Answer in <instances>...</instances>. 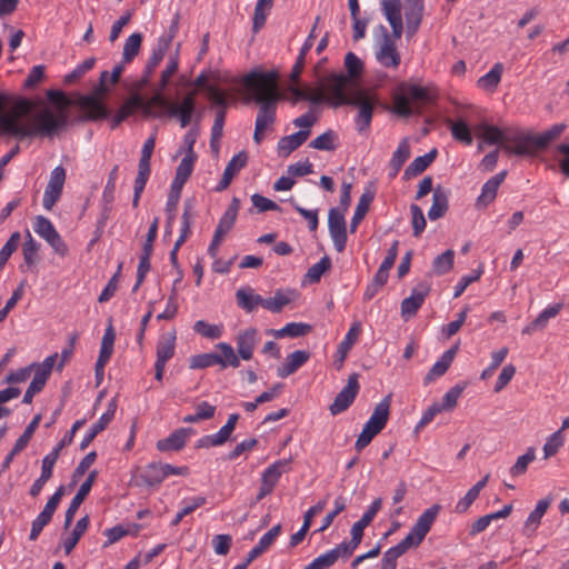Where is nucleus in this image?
<instances>
[{
  "instance_id": "nucleus-1",
  "label": "nucleus",
  "mask_w": 569,
  "mask_h": 569,
  "mask_svg": "<svg viewBox=\"0 0 569 569\" xmlns=\"http://www.w3.org/2000/svg\"><path fill=\"white\" fill-rule=\"evenodd\" d=\"M8 102L9 96L0 92V136L11 137L19 141L34 137L53 138L68 126V114L63 110L54 113L44 108L36 114L33 122L30 123L23 120L32 109L30 100L20 98L8 112H4Z\"/></svg>"
},
{
  "instance_id": "nucleus-2",
  "label": "nucleus",
  "mask_w": 569,
  "mask_h": 569,
  "mask_svg": "<svg viewBox=\"0 0 569 569\" xmlns=\"http://www.w3.org/2000/svg\"><path fill=\"white\" fill-rule=\"evenodd\" d=\"M279 73L276 70L251 71L243 78V86L249 99L259 104L256 118L253 140L260 143L264 130L276 121L277 104L281 99L279 92Z\"/></svg>"
},
{
  "instance_id": "nucleus-3",
  "label": "nucleus",
  "mask_w": 569,
  "mask_h": 569,
  "mask_svg": "<svg viewBox=\"0 0 569 569\" xmlns=\"http://www.w3.org/2000/svg\"><path fill=\"white\" fill-rule=\"evenodd\" d=\"M431 96L427 88L410 82H401L392 93V112L402 118L420 113L418 106L411 103L429 102Z\"/></svg>"
},
{
  "instance_id": "nucleus-4",
  "label": "nucleus",
  "mask_w": 569,
  "mask_h": 569,
  "mask_svg": "<svg viewBox=\"0 0 569 569\" xmlns=\"http://www.w3.org/2000/svg\"><path fill=\"white\" fill-rule=\"evenodd\" d=\"M161 91L160 89L148 101L144 100L146 108H142V112L146 116H151L152 107L166 109L169 117L178 118L180 126L186 128L191 122L196 110V92H190L184 96L182 101L178 104L169 102Z\"/></svg>"
},
{
  "instance_id": "nucleus-5",
  "label": "nucleus",
  "mask_w": 569,
  "mask_h": 569,
  "mask_svg": "<svg viewBox=\"0 0 569 569\" xmlns=\"http://www.w3.org/2000/svg\"><path fill=\"white\" fill-rule=\"evenodd\" d=\"M348 82L349 78L343 73H331L326 77L318 89L323 92V102L333 108L346 106L351 98L346 92Z\"/></svg>"
},
{
  "instance_id": "nucleus-6",
  "label": "nucleus",
  "mask_w": 569,
  "mask_h": 569,
  "mask_svg": "<svg viewBox=\"0 0 569 569\" xmlns=\"http://www.w3.org/2000/svg\"><path fill=\"white\" fill-rule=\"evenodd\" d=\"M110 89L106 83H98L90 94L80 96L78 106L86 112V119L91 121L107 119L110 110L102 102V98L108 94Z\"/></svg>"
},
{
  "instance_id": "nucleus-7",
  "label": "nucleus",
  "mask_w": 569,
  "mask_h": 569,
  "mask_svg": "<svg viewBox=\"0 0 569 569\" xmlns=\"http://www.w3.org/2000/svg\"><path fill=\"white\" fill-rule=\"evenodd\" d=\"M377 99L369 96L366 91H358L351 96L349 102L346 106H355L358 108V113L355 117V127L359 133L368 131L372 117Z\"/></svg>"
},
{
  "instance_id": "nucleus-8",
  "label": "nucleus",
  "mask_w": 569,
  "mask_h": 569,
  "mask_svg": "<svg viewBox=\"0 0 569 569\" xmlns=\"http://www.w3.org/2000/svg\"><path fill=\"white\" fill-rule=\"evenodd\" d=\"M533 139L531 133H526L517 128H507L502 149L515 156H533L536 154Z\"/></svg>"
},
{
  "instance_id": "nucleus-9",
  "label": "nucleus",
  "mask_w": 569,
  "mask_h": 569,
  "mask_svg": "<svg viewBox=\"0 0 569 569\" xmlns=\"http://www.w3.org/2000/svg\"><path fill=\"white\" fill-rule=\"evenodd\" d=\"M441 510V505L433 503L418 517L410 532L405 537L410 538L412 547H418L423 541Z\"/></svg>"
},
{
  "instance_id": "nucleus-10",
  "label": "nucleus",
  "mask_w": 569,
  "mask_h": 569,
  "mask_svg": "<svg viewBox=\"0 0 569 569\" xmlns=\"http://www.w3.org/2000/svg\"><path fill=\"white\" fill-rule=\"evenodd\" d=\"M34 232L44 239L60 257L68 254V246L56 230L53 223L43 216H37L33 222Z\"/></svg>"
},
{
  "instance_id": "nucleus-11",
  "label": "nucleus",
  "mask_w": 569,
  "mask_h": 569,
  "mask_svg": "<svg viewBox=\"0 0 569 569\" xmlns=\"http://www.w3.org/2000/svg\"><path fill=\"white\" fill-rule=\"evenodd\" d=\"M291 459H279L264 469L261 475V485L256 500L260 501L270 495L279 482L283 472L290 470Z\"/></svg>"
},
{
  "instance_id": "nucleus-12",
  "label": "nucleus",
  "mask_w": 569,
  "mask_h": 569,
  "mask_svg": "<svg viewBox=\"0 0 569 569\" xmlns=\"http://www.w3.org/2000/svg\"><path fill=\"white\" fill-rule=\"evenodd\" d=\"M359 375L351 373L348 378L347 385L336 396L333 402L330 405L329 410L332 416L340 415L349 409L353 403L360 390Z\"/></svg>"
},
{
  "instance_id": "nucleus-13",
  "label": "nucleus",
  "mask_w": 569,
  "mask_h": 569,
  "mask_svg": "<svg viewBox=\"0 0 569 569\" xmlns=\"http://www.w3.org/2000/svg\"><path fill=\"white\" fill-rule=\"evenodd\" d=\"M328 229L335 249L338 252H342L348 240L345 212H341L340 209L331 208L328 212Z\"/></svg>"
},
{
  "instance_id": "nucleus-14",
  "label": "nucleus",
  "mask_w": 569,
  "mask_h": 569,
  "mask_svg": "<svg viewBox=\"0 0 569 569\" xmlns=\"http://www.w3.org/2000/svg\"><path fill=\"white\" fill-rule=\"evenodd\" d=\"M67 172L62 166L56 167L51 173L49 182L46 187L42 206L46 210H51L62 194L66 182Z\"/></svg>"
},
{
  "instance_id": "nucleus-15",
  "label": "nucleus",
  "mask_w": 569,
  "mask_h": 569,
  "mask_svg": "<svg viewBox=\"0 0 569 569\" xmlns=\"http://www.w3.org/2000/svg\"><path fill=\"white\" fill-rule=\"evenodd\" d=\"M239 418V413H231L226 425L222 426L218 432L201 437L197 441V448L218 447L226 443L230 439L232 432L234 431Z\"/></svg>"
},
{
  "instance_id": "nucleus-16",
  "label": "nucleus",
  "mask_w": 569,
  "mask_h": 569,
  "mask_svg": "<svg viewBox=\"0 0 569 569\" xmlns=\"http://www.w3.org/2000/svg\"><path fill=\"white\" fill-rule=\"evenodd\" d=\"M430 284L427 281H421L417 283L411 295L408 298H405L401 302V313L402 316H412L416 315L418 309L422 306L426 297L429 295Z\"/></svg>"
},
{
  "instance_id": "nucleus-17",
  "label": "nucleus",
  "mask_w": 569,
  "mask_h": 569,
  "mask_svg": "<svg viewBox=\"0 0 569 569\" xmlns=\"http://www.w3.org/2000/svg\"><path fill=\"white\" fill-rule=\"evenodd\" d=\"M259 341V331L256 328H247L240 331L236 338L239 357L242 360H250Z\"/></svg>"
},
{
  "instance_id": "nucleus-18",
  "label": "nucleus",
  "mask_w": 569,
  "mask_h": 569,
  "mask_svg": "<svg viewBox=\"0 0 569 569\" xmlns=\"http://www.w3.org/2000/svg\"><path fill=\"white\" fill-rule=\"evenodd\" d=\"M423 0H405L406 32L412 37L418 31L423 16Z\"/></svg>"
},
{
  "instance_id": "nucleus-19",
  "label": "nucleus",
  "mask_w": 569,
  "mask_h": 569,
  "mask_svg": "<svg viewBox=\"0 0 569 569\" xmlns=\"http://www.w3.org/2000/svg\"><path fill=\"white\" fill-rule=\"evenodd\" d=\"M381 4L383 14L392 29L393 37L400 39L403 31L400 0H382Z\"/></svg>"
},
{
  "instance_id": "nucleus-20",
  "label": "nucleus",
  "mask_w": 569,
  "mask_h": 569,
  "mask_svg": "<svg viewBox=\"0 0 569 569\" xmlns=\"http://www.w3.org/2000/svg\"><path fill=\"white\" fill-rule=\"evenodd\" d=\"M247 161H248V156L244 151H240L237 154H234L231 158V160L228 162V164L223 171L222 178L219 181V183L216 186L214 190L217 192H221V191L226 190L230 186L233 177L242 168L246 167Z\"/></svg>"
},
{
  "instance_id": "nucleus-21",
  "label": "nucleus",
  "mask_w": 569,
  "mask_h": 569,
  "mask_svg": "<svg viewBox=\"0 0 569 569\" xmlns=\"http://www.w3.org/2000/svg\"><path fill=\"white\" fill-rule=\"evenodd\" d=\"M391 406V396H386L373 409L365 427L379 433L387 425Z\"/></svg>"
},
{
  "instance_id": "nucleus-22",
  "label": "nucleus",
  "mask_w": 569,
  "mask_h": 569,
  "mask_svg": "<svg viewBox=\"0 0 569 569\" xmlns=\"http://www.w3.org/2000/svg\"><path fill=\"white\" fill-rule=\"evenodd\" d=\"M166 479V472L163 469V463L161 462H151L143 467L137 478L138 485H143L147 487H158Z\"/></svg>"
},
{
  "instance_id": "nucleus-23",
  "label": "nucleus",
  "mask_w": 569,
  "mask_h": 569,
  "mask_svg": "<svg viewBox=\"0 0 569 569\" xmlns=\"http://www.w3.org/2000/svg\"><path fill=\"white\" fill-rule=\"evenodd\" d=\"M450 191L446 188L438 186L433 190L432 204L428 211V218L431 221L442 218L449 209Z\"/></svg>"
},
{
  "instance_id": "nucleus-24",
  "label": "nucleus",
  "mask_w": 569,
  "mask_h": 569,
  "mask_svg": "<svg viewBox=\"0 0 569 569\" xmlns=\"http://www.w3.org/2000/svg\"><path fill=\"white\" fill-rule=\"evenodd\" d=\"M459 350V345L452 346L450 349L445 351L442 356L436 361V363L431 367L429 372L425 377V385L430 383L436 378L443 376L452 363L457 352Z\"/></svg>"
},
{
  "instance_id": "nucleus-25",
  "label": "nucleus",
  "mask_w": 569,
  "mask_h": 569,
  "mask_svg": "<svg viewBox=\"0 0 569 569\" xmlns=\"http://www.w3.org/2000/svg\"><path fill=\"white\" fill-rule=\"evenodd\" d=\"M236 301L239 308L247 313L253 312L258 306L264 308V298L254 293L251 287L240 288L236 292Z\"/></svg>"
},
{
  "instance_id": "nucleus-26",
  "label": "nucleus",
  "mask_w": 569,
  "mask_h": 569,
  "mask_svg": "<svg viewBox=\"0 0 569 569\" xmlns=\"http://www.w3.org/2000/svg\"><path fill=\"white\" fill-rule=\"evenodd\" d=\"M310 358V353L305 350H296L291 352L286 362L278 367L277 375L280 378H287L288 376L295 373L299 368H301Z\"/></svg>"
},
{
  "instance_id": "nucleus-27",
  "label": "nucleus",
  "mask_w": 569,
  "mask_h": 569,
  "mask_svg": "<svg viewBox=\"0 0 569 569\" xmlns=\"http://www.w3.org/2000/svg\"><path fill=\"white\" fill-rule=\"evenodd\" d=\"M377 60L386 68H398L400 56L389 34L385 36L383 43L376 54Z\"/></svg>"
},
{
  "instance_id": "nucleus-28",
  "label": "nucleus",
  "mask_w": 569,
  "mask_h": 569,
  "mask_svg": "<svg viewBox=\"0 0 569 569\" xmlns=\"http://www.w3.org/2000/svg\"><path fill=\"white\" fill-rule=\"evenodd\" d=\"M310 130H299L298 132L282 137L278 141V153L282 157H288L291 152L302 146L309 138Z\"/></svg>"
},
{
  "instance_id": "nucleus-29",
  "label": "nucleus",
  "mask_w": 569,
  "mask_h": 569,
  "mask_svg": "<svg viewBox=\"0 0 569 569\" xmlns=\"http://www.w3.org/2000/svg\"><path fill=\"white\" fill-rule=\"evenodd\" d=\"M507 171H500L489 180L485 182L481 189V194L478 197L477 202L483 206H488L492 202L496 197L500 184L505 181Z\"/></svg>"
},
{
  "instance_id": "nucleus-30",
  "label": "nucleus",
  "mask_w": 569,
  "mask_h": 569,
  "mask_svg": "<svg viewBox=\"0 0 569 569\" xmlns=\"http://www.w3.org/2000/svg\"><path fill=\"white\" fill-rule=\"evenodd\" d=\"M381 502L382 501L380 498L375 499L372 501V503L369 506V508L367 509V511L362 515L360 520H358L357 522H355L352 525L350 532H351V536H355V540L361 541L365 528L367 526H369V523L373 520L376 515L381 509Z\"/></svg>"
},
{
  "instance_id": "nucleus-31",
  "label": "nucleus",
  "mask_w": 569,
  "mask_h": 569,
  "mask_svg": "<svg viewBox=\"0 0 569 569\" xmlns=\"http://www.w3.org/2000/svg\"><path fill=\"white\" fill-rule=\"evenodd\" d=\"M410 538H403L399 543L396 546L389 548L381 559V566L380 569H396L397 568V560L400 558L403 553L407 552L408 549H410L412 546L410 545Z\"/></svg>"
},
{
  "instance_id": "nucleus-32",
  "label": "nucleus",
  "mask_w": 569,
  "mask_h": 569,
  "mask_svg": "<svg viewBox=\"0 0 569 569\" xmlns=\"http://www.w3.org/2000/svg\"><path fill=\"white\" fill-rule=\"evenodd\" d=\"M437 154L438 151L433 148L428 153L413 159V161L406 168L403 178L410 179L422 173L435 161Z\"/></svg>"
},
{
  "instance_id": "nucleus-33",
  "label": "nucleus",
  "mask_w": 569,
  "mask_h": 569,
  "mask_svg": "<svg viewBox=\"0 0 569 569\" xmlns=\"http://www.w3.org/2000/svg\"><path fill=\"white\" fill-rule=\"evenodd\" d=\"M566 127L565 123H556L540 134H532L536 153L548 148L565 131Z\"/></svg>"
},
{
  "instance_id": "nucleus-34",
  "label": "nucleus",
  "mask_w": 569,
  "mask_h": 569,
  "mask_svg": "<svg viewBox=\"0 0 569 569\" xmlns=\"http://www.w3.org/2000/svg\"><path fill=\"white\" fill-rule=\"evenodd\" d=\"M289 92L292 94V102L309 101L312 104L323 103V92L311 88H300L297 83L289 87Z\"/></svg>"
},
{
  "instance_id": "nucleus-35",
  "label": "nucleus",
  "mask_w": 569,
  "mask_h": 569,
  "mask_svg": "<svg viewBox=\"0 0 569 569\" xmlns=\"http://www.w3.org/2000/svg\"><path fill=\"white\" fill-rule=\"evenodd\" d=\"M166 51V44H158V47L153 49L149 60L146 63L143 74L139 81V89L143 88L149 83L152 73L154 72L159 63L162 61Z\"/></svg>"
},
{
  "instance_id": "nucleus-36",
  "label": "nucleus",
  "mask_w": 569,
  "mask_h": 569,
  "mask_svg": "<svg viewBox=\"0 0 569 569\" xmlns=\"http://www.w3.org/2000/svg\"><path fill=\"white\" fill-rule=\"evenodd\" d=\"M375 199V191L370 189H366L365 192L361 194L358 204L356 207L353 217L350 222V231L355 232L359 226V223L363 220L365 216L367 214L370 203Z\"/></svg>"
},
{
  "instance_id": "nucleus-37",
  "label": "nucleus",
  "mask_w": 569,
  "mask_h": 569,
  "mask_svg": "<svg viewBox=\"0 0 569 569\" xmlns=\"http://www.w3.org/2000/svg\"><path fill=\"white\" fill-rule=\"evenodd\" d=\"M176 351V336H162L157 343V358L154 363L167 365V362L174 356Z\"/></svg>"
},
{
  "instance_id": "nucleus-38",
  "label": "nucleus",
  "mask_w": 569,
  "mask_h": 569,
  "mask_svg": "<svg viewBox=\"0 0 569 569\" xmlns=\"http://www.w3.org/2000/svg\"><path fill=\"white\" fill-rule=\"evenodd\" d=\"M187 441V430L181 428L172 433L169 437L161 439L157 442V449L159 451H179L182 449Z\"/></svg>"
},
{
  "instance_id": "nucleus-39",
  "label": "nucleus",
  "mask_w": 569,
  "mask_h": 569,
  "mask_svg": "<svg viewBox=\"0 0 569 569\" xmlns=\"http://www.w3.org/2000/svg\"><path fill=\"white\" fill-rule=\"evenodd\" d=\"M239 208L240 200L237 197H233L227 210L220 218L216 230L227 234L234 226Z\"/></svg>"
},
{
  "instance_id": "nucleus-40",
  "label": "nucleus",
  "mask_w": 569,
  "mask_h": 569,
  "mask_svg": "<svg viewBox=\"0 0 569 569\" xmlns=\"http://www.w3.org/2000/svg\"><path fill=\"white\" fill-rule=\"evenodd\" d=\"M90 519L88 515L83 516L77 521L70 537L63 540V548L66 555L71 553V551L74 549L83 533L87 531Z\"/></svg>"
},
{
  "instance_id": "nucleus-41",
  "label": "nucleus",
  "mask_w": 569,
  "mask_h": 569,
  "mask_svg": "<svg viewBox=\"0 0 569 569\" xmlns=\"http://www.w3.org/2000/svg\"><path fill=\"white\" fill-rule=\"evenodd\" d=\"M196 161L197 157L184 156L176 169L172 184H176L177 188L183 187L193 171Z\"/></svg>"
},
{
  "instance_id": "nucleus-42",
  "label": "nucleus",
  "mask_w": 569,
  "mask_h": 569,
  "mask_svg": "<svg viewBox=\"0 0 569 569\" xmlns=\"http://www.w3.org/2000/svg\"><path fill=\"white\" fill-rule=\"evenodd\" d=\"M446 123L449 127L455 140L465 143L466 146H470L472 143V134L470 128L463 120L453 121L448 119Z\"/></svg>"
},
{
  "instance_id": "nucleus-43",
  "label": "nucleus",
  "mask_w": 569,
  "mask_h": 569,
  "mask_svg": "<svg viewBox=\"0 0 569 569\" xmlns=\"http://www.w3.org/2000/svg\"><path fill=\"white\" fill-rule=\"evenodd\" d=\"M312 330V327L308 323L302 322H289L279 330H273L272 333L276 338H298L303 337Z\"/></svg>"
},
{
  "instance_id": "nucleus-44",
  "label": "nucleus",
  "mask_w": 569,
  "mask_h": 569,
  "mask_svg": "<svg viewBox=\"0 0 569 569\" xmlns=\"http://www.w3.org/2000/svg\"><path fill=\"white\" fill-rule=\"evenodd\" d=\"M156 139L154 137L148 138L141 150V157L138 164V174L150 177L151 166L150 160L154 150Z\"/></svg>"
},
{
  "instance_id": "nucleus-45",
  "label": "nucleus",
  "mask_w": 569,
  "mask_h": 569,
  "mask_svg": "<svg viewBox=\"0 0 569 569\" xmlns=\"http://www.w3.org/2000/svg\"><path fill=\"white\" fill-rule=\"evenodd\" d=\"M503 64L501 62L495 63L489 72L479 78L478 86L485 90L493 91L501 80Z\"/></svg>"
},
{
  "instance_id": "nucleus-46",
  "label": "nucleus",
  "mask_w": 569,
  "mask_h": 569,
  "mask_svg": "<svg viewBox=\"0 0 569 569\" xmlns=\"http://www.w3.org/2000/svg\"><path fill=\"white\" fill-rule=\"evenodd\" d=\"M216 348L221 351V355H219L221 362H218L221 368H238L240 366L241 358L234 352L231 345L227 342H219L216 345Z\"/></svg>"
},
{
  "instance_id": "nucleus-47",
  "label": "nucleus",
  "mask_w": 569,
  "mask_h": 569,
  "mask_svg": "<svg viewBox=\"0 0 569 569\" xmlns=\"http://www.w3.org/2000/svg\"><path fill=\"white\" fill-rule=\"evenodd\" d=\"M142 108H146L144 98L139 93H133L122 103L117 112L127 120L134 114L136 111H142Z\"/></svg>"
},
{
  "instance_id": "nucleus-48",
  "label": "nucleus",
  "mask_w": 569,
  "mask_h": 569,
  "mask_svg": "<svg viewBox=\"0 0 569 569\" xmlns=\"http://www.w3.org/2000/svg\"><path fill=\"white\" fill-rule=\"evenodd\" d=\"M465 388L466 383H457L450 388L442 397V401L440 403L438 402V407L441 409V411L453 410Z\"/></svg>"
},
{
  "instance_id": "nucleus-49",
  "label": "nucleus",
  "mask_w": 569,
  "mask_h": 569,
  "mask_svg": "<svg viewBox=\"0 0 569 569\" xmlns=\"http://www.w3.org/2000/svg\"><path fill=\"white\" fill-rule=\"evenodd\" d=\"M455 252L451 249L446 250L443 253L437 256L432 262V271L437 276L448 273L453 266Z\"/></svg>"
},
{
  "instance_id": "nucleus-50",
  "label": "nucleus",
  "mask_w": 569,
  "mask_h": 569,
  "mask_svg": "<svg viewBox=\"0 0 569 569\" xmlns=\"http://www.w3.org/2000/svg\"><path fill=\"white\" fill-rule=\"evenodd\" d=\"M193 331L207 339H219L223 333L222 325H211L204 320H198L193 325Z\"/></svg>"
},
{
  "instance_id": "nucleus-51",
  "label": "nucleus",
  "mask_w": 569,
  "mask_h": 569,
  "mask_svg": "<svg viewBox=\"0 0 569 569\" xmlns=\"http://www.w3.org/2000/svg\"><path fill=\"white\" fill-rule=\"evenodd\" d=\"M182 188L183 187H178L176 184H172L171 183V187H170V192L168 194V200H167V203H166V213H167V228H171L173 221H174V216H176V210H177V207H178V203H179V199H180V196H181V191H182Z\"/></svg>"
},
{
  "instance_id": "nucleus-52",
  "label": "nucleus",
  "mask_w": 569,
  "mask_h": 569,
  "mask_svg": "<svg viewBox=\"0 0 569 569\" xmlns=\"http://www.w3.org/2000/svg\"><path fill=\"white\" fill-rule=\"evenodd\" d=\"M409 157H410V144H409L408 139H403L400 141V143L398 144V148L392 153V157L389 162V167L391 169H395L396 171H400V169L402 168L405 162L409 159Z\"/></svg>"
},
{
  "instance_id": "nucleus-53",
  "label": "nucleus",
  "mask_w": 569,
  "mask_h": 569,
  "mask_svg": "<svg viewBox=\"0 0 569 569\" xmlns=\"http://www.w3.org/2000/svg\"><path fill=\"white\" fill-rule=\"evenodd\" d=\"M360 332L361 323L359 321L353 322L342 341L338 345V353H342V357H347L348 352L358 340Z\"/></svg>"
},
{
  "instance_id": "nucleus-54",
  "label": "nucleus",
  "mask_w": 569,
  "mask_h": 569,
  "mask_svg": "<svg viewBox=\"0 0 569 569\" xmlns=\"http://www.w3.org/2000/svg\"><path fill=\"white\" fill-rule=\"evenodd\" d=\"M142 42V34L141 33H132L129 36V38L126 40V43L123 46V53L122 59L123 63L131 62L134 57L139 53L140 47Z\"/></svg>"
},
{
  "instance_id": "nucleus-55",
  "label": "nucleus",
  "mask_w": 569,
  "mask_h": 569,
  "mask_svg": "<svg viewBox=\"0 0 569 569\" xmlns=\"http://www.w3.org/2000/svg\"><path fill=\"white\" fill-rule=\"evenodd\" d=\"M89 495L87 491V487H80L76 496L72 498L64 516V529H68L73 521L74 515L78 511L79 507Z\"/></svg>"
},
{
  "instance_id": "nucleus-56",
  "label": "nucleus",
  "mask_w": 569,
  "mask_h": 569,
  "mask_svg": "<svg viewBox=\"0 0 569 569\" xmlns=\"http://www.w3.org/2000/svg\"><path fill=\"white\" fill-rule=\"evenodd\" d=\"M331 268V259L328 256H323L317 263L311 266L306 278L310 283H317L320 281L322 274Z\"/></svg>"
},
{
  "instance_id": "nucleus-57",
  "label": "nucleus",
  "mask_w": 569,
  "mask_h": 569,
  "mask_svg": "<svg viewBox=\"0 0 569 569\" xmlns=\"http://www.w3.org/2000/svg\"><path fill=\"white\" fill-rule=\"evenodd\" d=\"M480 129L482 131L481 136L485 139V141L489 144H496V143H503L507 128L500 129L492 124L483 123L480 126Z\"/></svg>"
},
{
  "instance_id": "nucleus-58",
  "label": "nucleus",
  "mask_w": 569,
  "mask_h": 569,
  "mask_svg": "<svg viewBox=\"0 0 569 569\" xmlns=\"http://www.w3.org/2000/svg\"><path fill=\"white\" fill-rule=\"evenodd\" d=\"M292 301V298L284 293L282 290H277L272 298H264V309L278 313L280 312L284 306L289 305Z\"/></svg>"
},
{
  "instance_id": "nucleus-59",
  "label": "nucleus",
  "mask_w": 569,
  "mask_h": 569,
  "mask_svg": "<svg viewBox=\"0 0 569 569\" xmlns=\"http://www.w3.org/2000/svg\"><path fill=\"white\" fill-rule=\"evenodd\" d=\"M221 362L219 355L213 352L200 353L190 358L191 369H204Z\"/></svg>"
},
{
  "instance_id": "nucleus-60",
  "label": "nucleus",
  "mask_w": 569,
  "mask_h": 569,
  "mask_svg": "<svg viewBox=\"0 0 569 569\" xmlns=\"http://www.w3.org/2000/svg\"><path fill=\"white\" fill-rule=\"evenodd\" d=\"M336 132L332 130H327L326 132L313 139L309 146L317 150L332 151L336 149Z\"/></svg>"
},
{
  "instance_id": "nucleus-61",
  "label": "nucleus",
  "mask_w": 569,
  "mask_h": 569,
  "mask_svg": "<svg viewBox=\"0 0 569 569\" xmlns=\"http://www.w3.org/2000/svg\"><path fill=\"white\" fill-rule=\"evenodd\" d=\"M536 459V451L532 447L528 448L526 453L518 457L516 463L510 468V475L512 477H518L520 475H523L530 462H532Z\"/></svg>"
},
{
  "instance_id": "nucleus-62",
  "label": "nucleus",
  "mask_w": 569,
  "mask_h": 569,
  "mask_svg": "<svg viewBox=\"0 0 569 569\" xmlns=\"http://www.w3.org/2000/svg\"><path fill=\"white\" fill-rule=\"evenodd\" d=\"M20 241V233L13 232L0 250V271L4 268L11 254L17 250Z\"/></svg>"
},
{
  "instance_id": "nucleus-63",
  "label": "nucleus",
  "mask_w": 569,
  "mask_h": 569,
  "mask_svg": "<svg viewBox=\"0 0 569 569\" xmlns=\"http://www.w3.org/2000/svg\"><path fill=\"white\" fill-rule=\"evenodd\" d=\"M345 67L348 71V78L349 80L351 78L359 77L363 71V63L362 61L353 53L348 52L345 57Z\"/></svg>"
},
{
  "instance_id": "nucleus-64",
  "label": "nucleus",
  "mask_w": 569,
  "mask_h": 569,
  "mask_svg": "<svg viewBox=\"0 0 569 569\" xmlns=\"http://www.w3.org/2000/svg\"><path fill=\"white\" fill-rule=\"evenodd\" d=\"M337 562L335 551L328 550L327 552L315 558L305 569H327Z\"/></svg>"
}]
</instances>
